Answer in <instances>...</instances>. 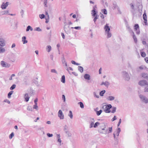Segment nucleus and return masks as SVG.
Wrapping results in <instances>:
<instances>
[{
    "label": "nucleus",
    "instance_id": "obj_1",
    "mask_svg": "<svg viewBox=\"0 0 148 148\" xmlns=\"http://www.w3.org/2000/svg\"><path fill=\"white\" fill-rule=\"evenodd\" d=\"M112 106L111 104H108L105 106H103L102 107L103 109L104 110V111L106 113H109L111 112V111L110 109L112 108Z\"/></svg>",
    "mask_w": 148,
    "mask_h": 148
},
{
    "label": "nucleus",
    "instance_id": "obj_2",
    "mask_svg": "<svg viewBox=\"0 0 148 148\" xmlns=\"http://www.w3.org/2000/svg\"><path fill=\"white\" fill-rule=\"evenodd\" d=\"M139 97L142 102L145 103H148V99L147 97L141 95H140Z\"/></svg>",
    "mask_w": 148,
    "mask_h": 148
},
{
    "label": "nucleus",
    "instance_id": "obj_3",
    "mask_svg": "<svg viewBox=\"0 0 148 148\" xmlns=\"http://www.w3.org/2000/svg\"><path fill=\"white\" fill-rule=\"evenodd\" d=\"M122 74L123 77L127 81L129 80L130 79V77L127 72L126 71H124L122 72Z\"/></svg>",
    "mask_w": 148,
    "mask_h": 148
},
{
    "label": "nucleus",
    "instance_id": "obj_4",
    "mask_svg": "<svg viewBox=\"0 0 148 148\" xmlns=\"http://www.w3.org/2000/svg\"><path fill=\"white\" fill-rule=\"evenodd\" d=\"M35 84L38 87H42V82L41 79H40L38 81H36Z\"/></svg>",
    "mask_w": 148,
    "mask_h": 148
},
{
    "label": "nucleus",
    "instance_id": "obj_5",
    "mask_svg": "<svg viewBox=\"0 0 148 148\" xmlns=\"http://www.w3.org/2000/svg\"><path fill=\"white\" fill-rule=\"evenodd\" d=\"M138 84L142 86H148V83L145 80H143L140 81L138 82Z\"/></svg>",
    "mask_w": 148,
    "mask_h": 148
},
{
    "label": "nucleus",
    "instance_id": "obj_6",
    "mask_svg": "<svg viewBox=\"0 0 148 148\" xmlns=\"http://www.w3.org/2000/svg\"><path fill=\"white\" fill-rule=\"evenodd\" d=\"M1 66L3 67H9L10 66V64L3 61H2L1 62Z\"/></svg>",
    "mask_w": 148,
    "mask_h": 148
},
{
    "label": "nucleus",
    "instance_id": "obj_7",
    "mask_svg": "<svg viewBox=\"0 0 148 148\" xmlns=\"http://www.w3.org/2000/svg\"><path fill=\"white\" fill-rule=\"evenodd\" d=\"M58 116L60 119H64V116L61 110H59L58 111Z\"/></svg>",
    "mask_w": 148,
    "mask_h": 148
},
{
    "label": "nucleus",
    "instance_id": "obj_8",
    "mask_svg": "<svg viewBox=\"0 0 148 148\" xmlns=\"http://www.w3.org/2000/svg\"><path fill=\"white\" fill-rule=\"evenodd\" d=\"M6 42L5 40L2 38H0V46L3 47L5 45Z\"/></svg>",
    "mask_w": 148,
    "mask_h": 148
},
{
    "label": "nucleus",
    "instance_id": "obj_9",
    "mask_svg": "<svg viewBox=\"0 0 148 148\" xmlns=\"http://www.w3.org/2000/svg\"><path fill=\"white\" fill-rule=\"evenodd\" d=\"M9 2H6V3L3 2L1 5V8L2 9L4 10L9 5Z\"/></svg>",
    "mask_w": 148,
    "mask_h": 148
},
{
    "label": "nucleus",
    "instance_id": "obj_10",
    "mask_svg": "<svg viewBox=\"0 0 148 148\" xmlns=\"http://www.w3.org/2000/svg\"><path fill=\"white\" fill-rule=\"evenodd\" d=\"M24 98L25 99V101L26 102H28L30 98L29 97V95L27 93H25L24 95Z\"/></svg>",
    "mask_w": 148,
    "mask_h": 148
},
{
    "label": "nucleus",
    "instance_id": "obj_11",
    "mask_svg": "<svg viewBox=\"0 0 148 148\" xmlns=\"http://www.w3.org/2000/svg\"><path fill=\"white\" fill-rule=\"evenodd\" d=\"M104 29L106 32H109L110 30V28L107 24L105 26Z\"/></svg>",
    "mask_w": 148,
    "mask_h": 148
},
{
    "label": "nucleus",
    "instance_id": "obj_12",
    "mask_svg": "<svg viewBox=\"0 0 148 148\" xmlns=\"http://www.w3.org/2000/svg\"><path fill=\"white\" fill-rule=\"evenodd\" d=\"M147 15L146 13L145 12L144 14L143 15V19L144 20V23H145V25H146V23L147 22Z\"/></svg>",
    "mask_w": 148,
    "mask_h": 148
},
{
    "label": "nucleus",
    "instance_id": "obj_13",
    "mask_svg": "<svg viewBox=\"0 0 148 148\" xmlns=\"http://www.w3.org/2000/svg\"><path fill=\"white\" fill-rule=\"evenodd\" d=\"M141 76L143 78L148 80V74L146 73H143L141 74Z\"/></svg>",
    "mask_w": 148,
    "mask_h": 148
},
{
    "label": "nucleus",
    "instance_id": "obj_14",
    "mask_svg": "<svg viewBox=\"0 0 148 148\" xmlns=\"http://www.w3.org/2000/svg\"><path fill=\"white\" fill-rule=\"evenodd\" d=\"M114 136L115 140H117L118 137L119 135V134L116 131L113 134Z\"/></svg>",
    "mask_w": 148,
    "mask_h": 148
},
{
    "label": "nucleus",
    "instance_id": "obj_15",
    "mask_svg": "<svg viewBox=\"0 0 148 148\" xmlns=\"http://www.w3.org/2000/svg\"><path fill=\"white\" fill-rule=\"evenodd\" d=\"M115 97L112 96H109L107 98V99L109 101H112L114 99Z\"/></svg>",
    "mask_w": 148,
    "mask_h": 148
},
{
    "label": "nucleus",
    "instance_id": "obj_16",
    "mask_svg": "<svg viewBox=\"0 0 148 148\" xmlns=\"http://www.w3.org/2000/svg\"><path fill=\"white\" fill-rule=\"evenodd\" d=\"M84 77L86 79L90 80V75L87 74H85L84 75Z\"/></svg>",
    "mask_w": 148,
    "mask_h": 148
},
{
    "label": "nucleus",
    "instance_id": "obj_17",
    "mask_svg": "<svg viewBox=\"0 0 148 148\" xmlns=\"http://www.w3.org/2000/svg\"><path fill=\"white\" fill-rule=\"evenodd\" d=\"M22 41L23 44L26 43L28 42L26 40V37L25 36H23L22 38Z\"/></svg>",
    "mask_w": 148,
    "mask_h": 148
},
{
    "label": "nucleus",
    "instance_id": "obj_18",
    "mask_svg": "<svg viewBox=\"0 0 148 148\" xmlns=\"http://www.w3.org/2000/svg\"><path fill=\"white\" fill-rule=\"evenodd\" d=\"M51 46L48 45L46 47V49L48 52H49L51 51Z\"/></svg>",
    "mask_w": 148,
    "mask_h": 148
},
{
    "label": "nucleus",
    "instance_id": "obj_19",
    "mask_svg": "<svg viewBox=\"0 0 148 148\" xmlns=\"http://www.w3.org/2000/svg\"><path fill=\"white\" fill-rule=\"evenodd\" d=\"M104 85L105 86H108L109 85V84L108 82L107 81H106L105 82H103L101 83V85Z\"/></svg>",
    "mask_w": 148,
    "mask_h": 148
},
{
    "label": "nucleus",
    "instance_id": "obj_20",
    "mask_svg": "<svg viewBox=\"0 0 148 148\" xmlns=\"http://www.w3.org/2000/svg\"><path fill=\"white\" fill-rule=\"evenodd\" d=\"M61 82L63 83H64L65 82V76L63 75L62 76L61 79Z\"/></svg>",
    "mask_w": 148,
    "mask_h": 148
},
{
    "label": "nucleus",
    "instance_id": "obj_21",
    "mask_svg": "<svg viewBox=\"0 0 148 148\" xmlns=\"http://www.w3.org/2000/svg\"><path fill=\"white\" fill-rule=\"evenodd\" d=\"M132 33H133V38L134 39V42H135V43H136L137 42V38L135 36V34H134V32H132Z\"/></svg>",
    "mask_w": 148,
    "mask_h": 148
},
{
    "label": "nucleus",
    "instance_id": "obj_22",
    "mask_svg": "<svg viewBox=\"0 0 148 148\" xmlns=\"http://www.w3.org/2000/svg\"><path fill=\"white\" fill-rule=\"evenodd\" d=\"M14 91L12 90L8 94V98H10L11 97V95L13 94Z\"/></svg>",
    "mask_w": 148,
    "mask_h": 148
},
{
    "label": "nucleus",
    "instance_id": "obj_23",
    "mask_svg": "<svg viewBox=\"0 0 148 148\" xmlns=\"http://www.w3.org/2000/svg\"><path fill=\"white\" fill-rule=\"evenodd\" d=\"M29 30H30L31 31H32L33 30V29L29 25L27 27V28L26 31L27 32Z\"/></svg>",
    "mask_w": 148,
    "mask_h": 148
},
{
    "label": "nucleus",
    "instance_id": "obj_24",
    "mask_svg": "<svg viewBox=\"0 0 148 148\" xmlns=\"http://www.w3.org/2000/svg\"><path fill=\"white\" fill-rule=\"evenodd\" d=\"M65 132L68 137H70L71 136L72 134L69 131H66Z\"/></svg>",
    "mask_w": 148,
    "mask_h": 148
},
{
    "label": "nucleus",
    "instance_id": "obj_25",
    "mask_svg": "<svg viewBox=\"0 0 148 148\" xmlns=\"http://www.w3.org/2000/svg\"><path fill=\"white\" fill-rule=\"evenodd\" d=\"M78 68L79 71H80L81 73L83 72V67L81 66H78Z\"/></svg>",
    "mask_w": 148,
    "mask_h": 148
},
{
    "label": "nucleus",
    "instance_id": "obj_26",
    "mask_svg": "<svg viewBox=\"0 0 148 148\" xmlns=\"http://www.w3.org/2000/svg\"><path fill=\"white\" fill-rule=\"evenodd\" d=\"M112 110L111 111V112L113 113H114L116 111V108L114 107H112Z\"/></svg>",
    "mask_w": 148,
    "mask_h": 148
},
{
    "label": "nucleus",
    "instance_id": "obj_27",
    "mask_svg": "<svg viewBox=\"0 0 148 148\" xmlns=\"http://www.w3.org/2000/svg\"><path fill=\"white\" fill-rule=\"evenodd\" d=\"M0 46V53H3L5 52V49Z\"/></svg>",
    "mask_w": 148,
    "mask_h": 148
},
{
    "label": "nucleus",
    "instance_id": "obj_28",
    "mask_svg": "<svg viewBox=\"0 0 148 148\" xmlns=\"http://www.w3.org/2000/svg\"><path fill=\"white\" fill-rule=\"evenodd\" d=\"M69 113L68 116L70 117L71 119H72L73 117L72 112L70 110L69 111Z\"/></svg>",
    "mask_w": 148,
    "mask_h": 148
},
{
    "label": "nucleus",
    "instance_id": "obj_29",
    "mask_svg": "<svg viewBox=\"0 0 148 148\" xmlns=\"http://www.w3.org/2000/svg\"><path fill=\"white\" fill-rule=\"evenodd\" d=\"M107 38H110L112 36V34L109 32H107Z\"/></svg>",
    "mask_w": 148,
    "mask_h": 148
},
{
    "label": "nucleus",
    "instance_id": "obj_30",
    "mask_svg": "<svg viewBox=\"0 0 148 148\" xmlns=\"http://www.w3.org/2000/svg\"><path fill=\"white\" fill-rule=\"evenodd\" d=\"M134 29L135 31H137V29H139V26L138 24L135 25Z\"/></svg>",
    "mask_w": 148,
    "mask_h": 148
},
{
    "label": "nucleus",
    "instance_id": "obj_31",
    "mask_svg": "<svg viewBox=\"0 0 148 148\" xmlns=\"http://www.w3.org/2000/svg\"><path fill=\"white\" fill-rule=\"evenodd\" d=\"M107 130H103V131H101V130H99V132L103 134H106L107 133Z\"/></svg>",
    "mask_w": 148,
    "mask_h": 148
},
{
    "label": "nucleus",
    "instance_id": "obj_32",
    "mask_svg": "<svg viewBox=\"0 0 148 148\" xmlns=\"http://www.w3.org/2000/svg\"><path fill=\"white\" fill-rule=\"evenodd\" d=\"M106 92V91L105 90H103L101 91L99 93V95L101 96H103V94Z\"/></svg>",
    "mask_w": 148,
    "mask_h": 148
},
{
    "label": "nucleus",
    "instance_id": "obj_33",
    "mask_svg": "<svg viewBox=\"0 0 148 148\" xmlns=\"http://www.w3.org/2000/svg\"><path fill=\"white\" fill-rule=\"evenodd\" d=\"M102 112V110H100L99 111H96V114L97 116H99L101 114Z\"/></svg>",
    "mask_w": 148,
    "mask_h": 148
},
{
    "label": "nucleus",
    "instance_id": "obj_34",
    "mask_svg": "<svg viewBox=\"0 0 148 148\" xmlns=\"http://www.w3.org/2000/svg\"><path fill=\"white\" fill-rule=\"evenodd\" d=\"M78 104H79L80 107L82 108H84V105L82 102H79Z\"/></svg>",
    "mask_w": 148,
    "mask_h": 148
},
{
    "label": "nucleus",
    "instance_id": "obj_35",
    "mask_svg": "<svg viewBox=\"0 0 148 148\" xmlns=\"http://www.w3.org/2000/svg\"><path fill=\"white\" fill-rule=\"evenodd\" d=\"M92 16H96L97 13H96V12L95 11V10H92Z\"/></svg>",
    "mask_w": 148,
    "mask_h": 148
},
{
    "label": "nucleus",
    "instance_id": "obj_36",
    "mask_svg": "<svg viewBox=\"0 0 148 148\" xmlns=\"http://www.w3.org/2000/svg\"><path fill=\"white\" fill-rule=\"evenodd\" d=\"M62 62L63 64L65 63L66 65V66H67V64L65 60L64 56L62 58Z\"/></svg>",
    "mask_w": 148,
    "mask_h": 148
},
{
    "label": "nucleus",
    "instance_id": "obj_37",
    "mask_svg": "<svg viewBox=\"0 0 148 148\" xmlns=\"http://www.w3.org/2000/svg\"><path fill=\"white\" fill-rule=\"evenodd\" d=\"M126 27H127L128 30L130 32H132H132H133V31H132V30L131 29V28L128 25H127L126 26Z\"/></svg>",
    "mask_w": 148,
    "mask_h": 148
},
{
    "label": "nucleus",
    "instance_id": "obj_38",
    "mask_svg": "<svg viewBox=\"0 0 148 148\" xmlns=\"http://www.w3.org/2000/svg\"><path fill=\"white\" fill-rule=\"evenodd\" d=\"M39 17L41 19H42L45 18V15L43 14H40L39 15Z\"/></svg>",
    "mask_w": 148,
    "mask_h": 148
},
{
    "label": "nucleus",
    "instance_id": "obj_39",
    "mask_svg": "<svg viewBox=\"0 0 148 148\" xmlns=\"http://www.w3.org/2000/svg\"><path fill=\"white\" fill-rule=\"evenodd\" d=\"M62 99L63 101L64 102H65L66 101V98L65 96L64 95H62Z\"/></svg>",
    "mask_w": 148,
    "mask_h": 148
},
{
    "label": "nucleus",
    "instance_id": "obj_40",
    "mask_svg": "<svg viewBox=\"0 0 148 148\" xmlns=\"http://www.w3.org/2000/svg\"><path fill=\"white\" fill-rule=\"evenodd\" d=\"M16 87V85L15 84H13L10 88V89L11 90H12L14 89Z\"/></svg>",
    "mask_w": 148,
    "mask_h": 148
},
{
    "label": "nucleus",
    "instance_id": "obj_41",
    "mask_svg": "<svg viewBox=\"0 0 148 148\" xmlns=\"http://www.w3.org/2000/svg\"><path fill=\"white\" fill-rule=\"evenodd\" d=\"M99 122H97L95 123L93 125V127L95 128H96L98 125H99Z\"/></svg>",
    "mask_w": 148,
    "mask_h": 148
},
{
    "label": "nucleus",
    "instance_id": "obj_42",
    "mask_svg": "<svg viewBox=\"0 0 148 148\" xmlns=\"http://www.w3.org/2000/svg\"><path fill=\"white\" fill-rule=\"evenodd\" d=\"M9 12V11L8 10H4L2 12V14H8Z\"/></svg>",
    "mask_w": 148,
    "mask_h": 148
},
{
    "label": "nucleus",
    "instance_id": "obj_43",
    "mask_svg": "<svg viewBox=\"0 0 148 148\" xmlns=\"http://www.w3.org/2000/svg\"><path fill=\"white\" fill-rule=\"evenodd\" d=\"M109 130H107L108 131H107V133L108 134H109L111 132H112V127H109Z\"/></svg>",
    "mask_w": 148,
    "mask_h": 148
},
{
    "label": "nucleus",
    "instance_id": "obj_44",
    "mask_svg": "<svg viewBox=\"0 0 148 148\" xmlns=\"http://www.w3.org/2000/svg\"><path fill=\"white\" fill-rule=\"evenodd\" d=\"M34 30L38 31V32L42 31V29H40L39 27H37Z\"/></svg>",
    "mask_w": 148,
    "mask_h": 148
},
{
    "label": "nucleus",
    "instance_id": "obj_45",
    "mask_svg": "<svg viewBox=\"0 0 148 148\" xmlns=\"http://www.w3.org/2000/svg\"><path fill=\"white\" fill-rule=\"evenodd\" d=\"M27 110L29 111H32V108L31 106H28L27 108Z\"/></svg>",
    "mask_w": 148,
    "mask_h": 148
},
{
    "label": "nucleus",
    "instance_id": "obj_46",
    "mask_svg": "<svg viewBox=\"0 0 148 148\" xmlns=\"http://www.w3.org/2000/svg\"><path fill=\"white\" fill-rule=\"evenodd\" d=\"M93 95L94 96L97 98H99V96L98 95H97L95 92H93Z\"/></svg>",
    "mask_w": 148,
    "mask_h": 148
},
{
    "label": "nucleus",
    "instance_id": "obj_47",
    "mask_svg": "<svg viewBox=\"0 0 148 148\" xmlns=\"http://www.w3.org/2000/svg\"><path fill=\"white\" fill-rule=\"evenodd\" d=\"M14 134L13 132L9 136V138L11 139L14 136Z\"/></svg>",
    "mask_w": 148,
    "mask_h": 148
},
{
    "label": "nucleus",
    "instance_id": "obj_48",
    "mask_svg": "<svg viewBox=\"0 0 148 148\" xmlns=\"http://www.w3.org/2000/svg\"><path fill=\"white\" fill-rule=\"evenodd\" d=\"M141 55L142 56L144 57L146 56V54L145 52H141Z\"/></svg>",
    "mask_w": 148,
    "mask_h": 148
},
{
    "label": "nucleus",
    "instance_id": "obj_49",
    "mask_svg": "<svg viewBox=\"0 0 148 148\" xmlns=\"http://www.w3.org/2000/svg\"><path fill=\"white\" fill-rule=\"evenodd\" d=\"M33 108L36 109V110H38V106H37V104H35L33 106Z\"/></svg>",
    "mask_w": 148,
    "mask_h": 148
},
{
    "label": "nucleus",
    "instance_id": "obj_50",
    "mask_svg": "<svg viewBox=\"0 0 148 148\" xmlns=\"http://www.w3.org/2000/svg\"><path fill=\"white\" fill-rule=\"evenodd\" d=\"M57 142L59 143V145L60 146L61 145V143L62 142V140L60 138L58 139L57 140Z\"/></svg>",
    "mask_w": 148,
    "mask_h": 148
},
{
    "label": "nucleus",
    "instance_id": "obj_51",
    "mask_svg": "<svg viewBox=\"0 0 148 148\" xmlns=\"http://www.w3.org/2000/svg\"><path fill=\"white\" fill-rule=\"evenodd\" d=\"M102 12L104 14H107V11L106 9H103V10Z\"/></svg>",
    "mask_w": 148,
    "mask_h": 148
},
{
    "label": "nucleus",
    "instance_id": "obj_52",
    "mask_svg": "<svg viewBox=\"0 0 148 148\" xmlns=\"http://www.w3.org/2000/svg\"><path fill=\"white\" fill-rule=\"evenodd\" d=\"M71 28H74L80 30L81 29V28L80 27H71Z\"/></svg>",
    "mask_w": 148,
    "mask_h": 148
},
{
    "label": "nucleus",
    "instance_id": "obj_53",
    "mask_svg": "<svg viewBox=\"0 0 148 148\" xmlns=\"http://www.w3.org/2000/svg\"><path fill=\"white\" fill-rule=\"evenodd\" d=\"M51 73H55L56 74H58V73L56 71L55 69H52L51 70Z\"/></svg>",
    "mask_w": 148,
    "mask_h": 148
},
{
    "label": "nucleus",
    "instance_id": "obj_54",
    "mask_svg": "<svg viewBox=\"0 0 148 148\" xmlns=\"http://www.w3.org/2000/svg\"><path fill=\"white\" fill-rule=\"evenodd\" d=\"M15 75L14 74H12L9 78V80H12V77H14Z\"/></svg>",
    "mask_w": 148,
    "mask_h": 148
},
{
    "label": "nucleus",
    "instance_id": "obj_55",
    "mask_svg": "<svg viewBox=\"0 0 148 148\" xmlns=\"http://www.w3.org/2000/svg\"><path fill=\"white\" fill-rule=\"evenodd\" d=\"M47 135L49 137H52L53 136V134H50L49 133L47 134Z\"/></svg>",
    "mask_w": 148,
    "mask_h": 148
},
{
    "label": "nucleus",
    "instance_id": "obj_56",
    "mask_svg": "<svg viewBox=\"0 0 148 148\" xmlns=\"http://www.w3.org/2000/svg\"><path fill=\"white\" fill-rule=\"evenodd\" d=\"M68 127L66 125H65L64 126V130L65 131V132L66 131H68L67 130Z\"/></svg>",
    "mask_w": 148,
    "mask_h": 148
},
{
    "label": "nucleus",
    "instance_id": "obj_57",
    "mask_svg": "<svg viewBox=\"0 0 148 148\" xmlns=\"http://www.w3.org/2000/svg\"><path fill=\"white\" fill-rule=\"evenodd\" d=\"M116 116H114V117L112 119L111 121H114L116 120Z\"/></svg>",
    "mask_w": 148,
    "mask_h": 148
},
{
    "label": "nucleus",
    "instance_id": "obj_58",
    "mask_svg": "<svg viewBox=\"0 0 148 148\" xmlns=\"http://www.w3.org/2000/svg\"><path fill=\"white\" fill-rule=\"evenodd\" d=\"M4 102H7L8 103V104H10V101H9L7 99L4 100Z\"/></svg>",
    "mask_w": 148,
    "mask_h": 148
},
{
    "label": "nucleus",
    "instance_id": "obj_59",
    "mask_svg": "<svg viewBox=\"0 0 148 148\" xmlns=\"http://www.w3.org/2000/svg\"><path fill=\"white\" fill-rule=\"evenodd\" d=\"M95 16V17L94 18V19L93 20V21H94V23H95L98 17H97V15H96V16Z\"/></svg>",
    "mask_w": 148,
    "mask_h": 148
},
{
    "label": "nucleus",
    "instance_id": "obj_60",
    "mask_svg": "<svg viewBox=\"0 0 148 148\" xmlns=\"http://www.w3.org/2000/svg\"><path fill=\"white\" fill-rule=\"evenodd\" d=\"M121 119H120L119 120V122L118 125H117L118 127H119V126L120 124L121 123Z\"/></svg>",
    "mask_w": 148,
    "mask_h": 148
},
{
    "label": "nucleus",
    "instance_id": "obj_61",
    "mask_svg": "<svg viewBox=\"0 0 148 148\" xmlns=\"http://www.w3.org/2000/svg\"><path fill=\"white\" fill-rule=\"evenodd\" d=\"M45 14L46 15H47V18L48 19H49V15H48V12H47V11H46L45 12Z\"/></svg>",
    "mask_w": 148,
    "mask_h": 148
},
{
    "label": "nucleus",
    "instance_id": "obj_62",
    "mask_svg": "<svg viewBox=\"0 0 148 148\" xmlns=\"http://www.w3.org/2000/svg\"><path fill=\"white\" fill-rule=\"evenodd\" d=\"M136 31V34L138 35L140 34V31L139 29H137V31Z\"/></svg>",
    "mask_w": 148,
    "mask_h": 148
},
{
    "label": "nucleus",
    "instance_id": "obj_63",
    "mask_svg": "<svg viewBox=\"0 0 148 148\" xmlns=\"http://www.w3.org/2000/svg\"><path fill=\"white\" fill-rule=\"evenodd\" d=\"M94 124V123H91L90 125V128H91L93 126V125Z\"/></svg>",
    "mask_w": 148,
    "mask_h": 148
},
{
    "label": "nucleus",
    "instance_id": "obj_64",
    "mask_svg": "<svg viewBox=\"0 0 148 148\" xmlns=\"http://www.w3.org/2000/svg\"><path fill=\"white\" fill-rule=\"evenodd\" d=\"M147 87H146L144 89V91L145 92H148V86H147Z\"/></svg>",
    "mask_w": 148,
    "mask_h": 148
}]
</instances>
